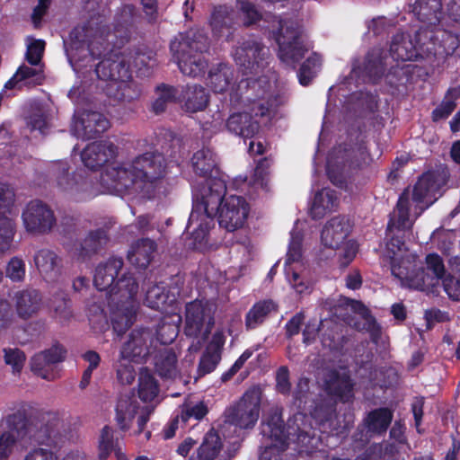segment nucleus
Here are the masks:
<instances>
[{
  "label": "nucleus",
  "mask_w": 460,
  "mask_h": 460,
  "mask_svg": "<svg viewBox=\"0 0 460 460\" xmlns=\"http://www.w3.org/2000/svg\"><path fill=\"white\" fill-rule=\"evenodd\" d=\"M165 159L161 154L145 153L108 168L102 174V185L110 194L150 199L165 176Z\"/></svg>",
  "instance_id": "nucleus-1"
},
{
  "label": "nucleus",
  "mask_w": 460,
  "mask_h": 460,
  "mask_svg": "<svg viewBox=\"0 0 460 460\" xmlns=\"http://www.w3.org/2000/svg\"><path fill=\"white\" fill-rule=\"evenodd\" d=\"M123 260L111 257L95 269L93 283L101 291H107V305L113 329L122 332L128 328L138 308V285L133 276L123 270Z\"/></svg>",
  "instance_id": "nucleus-2"
},
{
  "label": "nucleus",
  "mask_w": 460,
  "mask_h": 460,
  "mask_svg": "<svg viewBox=\"0 0 460 460\" xmlns=\"http://www.w3.org/2000/svg\"><path fill=\"white\" fill-rule=\"evenodd\" d=\"M195 173L202 180L193 185V208L190 224L194 233L205 225H213L212 216L218 210L222 196L226 191L225 180L217 166V157L209 148L197 151L191 159Z\"/></svg>",
  "instance_id": "nucleus-3"
},
{
  "label": "nucleus",
  "mask_w": 460,
  "mask_h": 460,
  "mask_svg": "<svg viewBox=\"0 0 460 460\" xmlns=\"http://www.w3.org/2000/svg\"><path fill=\"white\" fill-rule=\"evenodd\" d=\"M384 255L390 260L392 274L400 280L402 287L433 292L444 276V264L438 255L431 253L426 257L428 272H425L399 236H393L386 243Z\"/></svg>",
  "instance_id": "nucleus-4"
},
{
  "label": "nucleus",
  "mask_w": 460,
  "mask_h": 460,
  "mask_svg": "<svg viewBox=\"0 0 460 460\" xmlns=\"http://www.w3.org/2000/svg\"><path fill=\"white\" fill-rule=\"evenodd\" d=\"M307 416L302 412L294 415L288 422L285 431L282 427L281 412L276 408L267 416L261 425V434L265 448L261 451L260 460H279V454L289 445L290 441L297 444L301 452L311 453L317 448L318 439L315 434L310 435L307 425Z\"/></svg>",
  "instance_id": "nucleus-5"
},
{
  "label": "nucleus",
  "mask_w": 460,
  "mask_h": 460,
  "mask_svg": "<svg viewBox=\"0 0 460 460\" xmlns=\"http://www.w3.org/2000/svg\"><path fill=\"white\" fill-rule=\"evenodd\" d=\"M117 155V147L111 142H93L85 146L81 153L83 164L88 169L94 171L102 167L99 180L96 182H90L87 180L77 181L75 176L70 178L67 175L69 169L66 161H58L53 164V171L58 175V185L59 189L72 197L78 198L81 193L87 192L88 196H94L98 193H109L104 190L102 185L103 172L111 167L121 164L114 162Z\"/></svg>",
  "instance_id": "nucleus-6"
},
{
  "label": "nucleus",
  "mask_w": 460,
  "mask_h": 460,
  "mask_svg": "<svg viewBox=\"0 0 460 460\" xmlns=\"http://www.w3.org/2000/svg\"><path fill=\"white\" fill-rule=\"evenodd\" d=\"M446 183V176L439 172L423 173L411 193L406 190L399 198L388 223L390 234L394 231L410 229L415 219L441 195V188Z\"/></svg>",
  "instance_id": "nucleus-7"
},
{
  "label": "nucleus",
  "mask_w": 460,
  "mask_h": 460,
  "mask_svg": "<svg viewBox=\"0 0 460 460\" xmlns=\"http://www.w3.org/2000/svg\"><path fill=\"white\" fill-rule=\"evenodd\" d=\"M243 84L247 92L243 98L244 109L242 112L233 113L226 121L227 129L243 138H250L258 133L260 122L258 117L266 116L273 107V102L266 100L269 82L264 77L252 80L247 77L239 83L238 89Z\"/></svg>",
  "instance_id": "nucleus-8"
},
{
  "label": "nucleus",
  "mask_w": 460,
  "mask_h": 460,
  "mask_svg": "<svg viewBox=\"0 0 460 460\" xmlns=\"http://www.w3.org/2000/svg\"><path fill=\"white\" fill-rule=\"evenodd\" d=\"M225 195L226 193L221 198L218 210L211 217L213 225L209 227L203 225L199 229V234H196L195 229L190 226V221L188 222L187 229L190 234L187 243L189 248L207 252L216 247V243L211 242V231L215 227L217 215H218L219 226L227 231L232 232L244 226L250 212L249 203L241 196L228 195L224 198Z\"/></svg>",
  "instance_id": "nucleus-9"
},
{
  "label": "nucleus",
  "mask_w": 460,
  "mask_h": 460,
  "mask_svg": "<svg viewBox=\"0 0 460 460\" xmlns=\"http://www.w3.org/2000/svg\"><path fill=\"white\" fill-rule=\"evenodd\" d=\"M94 72L100 80L105 82L102 87L110 98L130 102L139 96L140 89L131 80L128 63L123 55L109 54L98 63Z\"/></svg>",
  "instance_id": "nucleus-10"
},
{
  "label": "nucleus",
  "mask_w": 460,
  "mask_h": 460,
  "mask_svg": "<svg viewBox=\"0 0 460 460\" xmlns=\"http://www.w3.org/2000/svg\"><path fill=\"white\" fill-rule=\"evenodd\" d=\"M207 38L201 31H181L171 43V51L181 72L190 77L204 75L208 62L202 52L208 49Z\"/></svg>",
  "instance_id": "nucleus-11"
},
{
  "label": "nucleus",
  "mask_w": 460,
  "mask_h": 460,
  "mask_svg": "<svg viewBox=\"0 0 460 460\" xmlns=\"http://www.w3.org/2000/svg\"><path fill=\"white\" fill-rule=\"evenodd\" d=\"M214 305L208 302L193 301L186 306L184 332L193 341L189 346L190 355L186 357L189 364L193 362L192 352H197L208 338L214 325Z\"/></svg>",
  "instance_id": "nucleus-12"
},
{
  "label": "nucleus",
  "mask_w": 460,
  "mask_h": 460,
  "mask_svg": "<svg viewBox=\"0 0 460 460\" xmlns=\"http://www.w3.org/2000/svg\"><path fill=\"white\" fill-rule=\"evenodd\" d=\"M371 160L364 143L358 144L349 149L339 146L330 153L327 158V175L333 184L341 185L347 168H361L369 164Z\"/></svg>",
  "instance_id": "nucleus-13"
},
{
  "label": "nucleus",
  "mask_w": 460,
  "mask_h": 460,
  "mask_svg": "<svg viewBox=\"0 0 460 460\" xmlns=\"http://www.w3.org/2000/svg\"><path fill=\"white\" fill-rule=\"evenodd\" d=\"M261 393L252 388L244 393L242 398L225 411V429L234 427L237 429H252L260 417Z\"/></svg>",
  "instance_id": "nucleus-14"
},
{
  "label": "nucleus",
  "mask_w": 460,
  "mask_h": 460,
  "mask_svg": "<svg viewBox=\"0 0 460 460\" xmlns=\"http://www.w3.org/2000/svg\"><path fill=\"white\" fill-rule=\"evenodd\" d=\"M296 222L295 228L291 232L290 243L287 253L285 263V273L288 281L292 288L298 294H304L310 288V282L305 279V271L306 270L303 260L302 252V234Z\"/></svg>",
  "instance_id": "nucleus-15"
},
{
  "label": "nucleus",
  "mask_w": 460,
  "mask_h": 460,
  "mask_svg": "<svg viewBox=\"0 0 460 460\" xmlns=\"http://www.w3.org/2000/svg\"><path fill=\"white\" fill-rule=\"evenodd\" d=\"M85 31H70L68 37H63L67 58L78 77L84 76L87 66H93L89 63L93 60L95 55H100V52H96L99 48L93 41L84 40Z\"/></svg>",
  "instance_id": "nucleus-16"
},
{
  "label": "nucleus",
  "mask_w": 460,
  "mask_h": 460,
  "mask_svg": "<svg viewBox=\"0 0 460 460\" xmlns=\"http://www.w3.org/2000/svg\"><path fill=\"white\" fill-rule=\"evenodd\" d=\"M273 37L279 45L280 61L292 68L313 47L298 31H274Z\"/></svg>",
  "instance_id": "nucleus-17"
},
{
  "label": "nucleus",
  "mask_w": 460,
  "mask_h": 460,
  "mask_svg": "<svg viewBox=\"0 0 460 460\" xmlns=\"http://www.w3.org/2000/svg\"><path fill=\"white\" fill-rule=\"evenodd\" d=\"M22 217L26 230L31 233H48L56 224V217L52 209L40 200L29 202L22 212Z\"/></svg>",
  "instance_id": "nucleus-18"
},
{
  "label": "nucleus",
  "mask_w": 460,
  "mask_h": 460,
  "mask_svg": "<svg viewBox=\"0 0 460 460\" xmlns=\"http://www.w3.org/2000/svg\"><path fill=\"white\" fill-rule=\"evenodd\" d=\"M154 350H155V345L152 332L148 329H135L122 345L119 355L123 358L140 363Z\"/></svg>",
  "instance_id": "nucleus-19"
},
{
  "label": "nucleus",
  "mask_w": 460,
  "mask_h": 460,
  "mask_svg": "<svg viewBox=\"0 0 460 460\" xmlns=\"http://www.w3.org/2000/svg\"><path fill=\"white\" fill-rule=\"evenodd\" d=\"M110 127L109 120L100 112L76 111L71 127L72 133L78 138H92L103 133Z\"/></svg>",
  "instance_id": "nucleus-20"
},
{
  "label": "nucleus",
  "mask_w": 460,
  "mask_h": 460,
  "mask_svg": "<svg viewBox=\"0 0 460 460\" xmlns=\"http://www.w3.org/2000/svg\"><path fill=\"white\" fill-rule=\"evenodd\" d=\"M150 411L147 408H140L137 401L129 396L120 397L116 406V421L120 429L127 430L130 428L132 421L137 418L138 430L140 433L149 420Z\"/></svg>",
  "instance_id": "nucleus-21"
},
{
  "label": "nucleus",
  "mask_w": 460,
  "mask_h": 460,
  "mask_svg": "<svg viewBox=\"0 0 460 460\" xmlns=\"http://www.w3.org/2000/svg\"><path fill=\"white\" fill-rule=\"evenodd\" d=\"M404 429L399 424L395 423L391 431V438L394 440L392 444H385V447L374 446L362 456L356 458V460H398L397 455L400 451L403 450L404 445Z\"/></svg>",
  "instance_id": "nucleus-22"
},
{
  "label": "nucleus",
  "mask_w": 460,
  "mask_h": 460,
  "mask_svg": "<svg viewBox=\"0 0 460 460\" xmlns=\"http://www.w3.org/2000/svg\"><path fill=\"white\" fill-rule=\"evenodd\" d=\"M66 350L58 344L53 345L49 349L34 355L31 361V370L47 380H53L56 377L55 366L63 361Z\"/></svg>",
  "instance_id": "nucleus-23"
},
{
  "label": "nucleus",
  "mask_w": 460,
  "mask_h": 460,
  "mask_svg": "<svg viewBox=\"0 0 460 460\" xmlns=\"http://www.w3.org/2000/svg\"><path fill=\"white\" fill-rule=\"evenodd\" d=\"M13 201V190L4 183H0V251L9 248L14 234L13 219L6 215L10 213V206Z\"/></svg>",
  "instance_id": "nucleus-24"
},
{
  "label": "nucleus",
  "mask_w": 460,
  "mask_h": 460,
  "mask_svg": "<svg viewBox=\"0 0 460 460\" xmlns=\"http://www.w3.org/2000/svg\"><path fill=\"white\" fill-rule=\"evenodd\" d=\"M351 230L349 221L344 217H335L324 226L322 234V243L328 248L337 249L347 240Z\"/></svg>",
  "instance_id": "nucleus-25"
},
{
  "label": "nucleus",
  "mask_w": 460,
  "mask_h": 460,
  "mask_svg": "<svg viewBox=\"0 0 460 460\" xmlns=\"http://www.w3.org/2000/svg\"><path fill=\"white\" fill-rule=\"evenodd\" d=\"M268 50L257 42H246L237 47L234 53L235 62L240 67H243V75L257 72L261 66L260 61L263 59Z\"/></svg>",
  "instance_id": "nucleus-26"
},
{
  "label": "nucleus",
  "mask_w": 460,
  "mask_h": 460,
  "mask_svg": "<svg viewBox=\"0 0 460 460\" xmlns=\"http://www.w3.org/2000/svg\"><path fill=\"white\" fill-rule=\"evenodd\" d=\"M44 79V64L30 66L23 64L19 66L13 77L5 83L4 88L22 89L24 86L31 87L40 85L43 83Z\"/></svg>",
  "instance_id": "nucleus-27"
},
{
  "label": "nucleus",
  "mask_w": 460,
  "mask_h": 460,
  "mask_svg": "<svg viewBox=\"0 0 460 460\" xmlns=\"http://www.w3.org/2000/svg\"><path fill=\"white\" fill-rule=\"evenodd\" d=\"M353 385L345 370L328 371L324 380V389L336 400L348 402L353 397Z\"/></svg>",
  "instance_id": "nucleus-28"
},
{
  "label": "nucleus",
  "mask_w": 460,
  "mask_h": 460,
  "mask_svg": "<svg viewBox=\"0 0 460 460\" xmlns=\"http://www.w3.org/2000/svg\"><path fill=\"white\" fill-rule=\"evenodd\" d=\"M106 239V234L102 229L90 232L83 241L75 243L70 250L72 259L77 261L89 259L104 244Z\"/></svg>",
  "instance_id": "nucleus-29"
},
{
  "label": "nucleus",
  "mask_w": 460,
  "mask_h": 460,
  "mask_svg": "<svg viewBox=\"0 0 460 460\" xmlns=\"http://www.w3.org/2000/svg\"><path fill=\"white\" fill-rule=\"evenodd\" d=\"M178 293L165 292L163 286H154L146 294L145 302L150 308L166 314L175 313Z\"/></svg>",
  "instance_id": "nucleus-30"
},
{
  "label": "nucleus",
  "mask_w": 460,
  "mask_h": 460,
  "mask_svg": "<svg viewBox=\"0 0 460 460\" xmlns=\"http://www.w3.org/2000/svg\"><path fill=\"white\" fill-rule=\"evenodd\" d=\"M208 85L217 93L231 90V100L238 97L237 93H233L234 85V71L226 64H219L209 71Z\"/></svg>",
  "instance_id": "nucleus-31"
},
{
  "label": "nucleus",
  "mask_w": 460,
  "mask_h": 460,
  "mask_svg": "<svg viewBox=\"0 0 460 460\" xmlns=\"http://www.w3.org/2000/svg\"><path fill=\"white\" fill-rule=\"evenodd\" d=\"M332 408L331 406H316L312 411H310L311 418L315 420L317 425L319 426V429L321 432H327L328 429L330 431H335L336 434L342 433L343 429H346L349 427L353 422L352 415H348L345 418L344 425L334 424L333 421V412Z\"/></svg>",
  "instance_id": "nucleus-32"
},
{
  "label": "nucleus",
  "mask_w": 460,
  "mask_h": 460,
  "mask_svg": "<svg viewBox=\"0 0 460 460\" xmlns=\"http://www.w3.org/2000/svg\"><path fill=\"white\" fill-rule=\"evenodd\" d=\"M16 420V416L11 415L0 422V460H7L20 437V430L15 426Z\"/></svg>",
  "instance_id": "nucleus-33"
},
{
  "label": "nucleus",
  "mask_w": 460,
  "mask_h": 460,
  "mask_svg": "<svg viewBox=\"0 0 460 460\" xmlns=\"http://www.w3.org/2000/svg\"><path fill=\"white\" fill-rule=\"evenodd\" d=\"M156 250L155 241L144 238L134 243L128 252V260L137 268L146 269Z\"/></svg>",
  "instance_id": "nucleus-34"
},
{
  "label": "nucleus",
  "mask_w": 460,
  "mask_h": 460,
  "mask_svg": "<svg viewBox=\"0 0 460 460\" xmlns=\"http://www.w3.org/2000/svg\"><path fill=\"white\" fill-rule=\"evenodd\" d=\"M338 205L339 199L335 191L329 188H323L314 193L310 213L314 218H322L335 210Z\"/></svg>",
  "instance_id": "nucleus-35"
},
{
  "label": "nucleus",
  "mask_w": 460,
  "mask_h": 460,
  "mask_svg": "<svg viewBox=\"0 0 460 460\" xmlns=\"http://www.w3.org/2000/svg\"><path fill=\"white\" fill-rule=\"evenodd\" d=\"M413 14L428 25H437L442 18L441 0H419L412 8Z\"/></svg>",
  "instance_id": "nucleus-36"
},
{
  "label": "nucleus",
  "mask_w": 460,
  "mask_h": 460,
  "mask_svg": "<svg viewBox=\"0 0 460 460\" xmlns=\"http://www.w3.org/2000/svg\"><path fill=\"white\" fill-rule=\"evenodd\" d=\"M209 95L206 89L198 84L187 85L183 91V108L187 112L203 111L208 104Z\"/></svg>",
  "instance_id": "nucleus-37"
},
{
  "label": "nucleus",
  "mask_w": 460,
  "mask_h": 460,
  "mask_svg": "<svg viewBox=\"0 0 460 460\" xmlns=\"http://www.w3.org/2000/svg\"><path fill=\"white\" fill-rule=\"evenodd\" d=\"M137 394L144 402L158 403L160 402L157 381L147 368H142L139 372Z\"/></svg>",
  "instance_id": "nucleus-38"
},
{
  "label": "nucleus",
  "mask_w": 460,
  "mask_h": 460,
  "mask_svg": "<svg viewBox=\"0 0 460 460\" xmlns=\"http://www.w3.org/2000/svg\"><path fill=\"white\" fill-rule=\"evenodd\" d=\"M34 261L40 275L46 280H51L58 274L59 259L54 252L47 249L40 250L35 254Z\"/></svg>",
  "instance_id": "nucleus-39"
},
{
  "label": "nucleus",
  "mask_w": 460,
  "mask_h": 460,
  "mask_svg": "<svg viewBox=\"0 0 460 460\" xmlns=\"http://www.w3.org/2000/svg\"><path fill=\"white\" fill-rule=\"evenodd\" d=\"M171 322L164 318L163 323L159 324L156 330V337L154 338L155 350L157 345H166L172 343L179 333V323L181 320V316L175 312L168 314Z\"/></svg>",
  "instance_id": "nucleus-40"
},
{
  "label": "nucleus",
  "mask_w": 460,
  "mask_h": 460,
  "mask_svg": "<svg viewBox=\"0 0 460 460\" xmlns=\"http://www.w3.org/2000/svg\"><path fill=\"white\" fill-rule=\"evenodd\" d=\"M392 419V411L386 408H381L369 412L364 420V425L370 435L380 434L387 429Z\"/></svg>",
  "instance_id": "nucleus-41"
},
{
  "label": "nucleus",
  "mask_w": 460,
  "mask_h": 460,
  "mask_svg": "<svg viewBox=\"0 0 460 460\" xmlns=\"http://www.w3.org/2000/svg\"><path fill=\"white\" fill-rule=\"evenodd\" d=\"M40 304V296L36 290L16 294V310L20 317L26 319L35 314Z\"/></svg>",
  "instance_id": "nucleus-42"
},
{
  "label": "nucleus",
  "mask_w": 460,
  "mask_h": 460,
  "mask_svg": "<svg viewBox=\"0 0 460 460\" xmlns=\"http://www.w3.org/2000/svg\"><path fill=\"white\" fill-rule=\"evenodd\" d=\"M155 369L164 378H174L177 376V357L171 349H164L155 359Z\"/></svg>",
  "instance_id": "nucleus-43"
},
{
  "label": "nucleus",
  "mask_w": 460,
  "mask_h": 460,
  "mask_svg": "<svg viewBox=\"0 0 460 460\" xmlns=\"http://www.w3.org/2000/svg\"><path fill=\"white\" fill-rule=\"evenodd\" d=\"M276 305L271 300H264L256 303L247 313L245 323L247 328L254 329L264 322L267 316L276 311Z\"/></svg>",
  "instance_id": "nucleus-44"
},
{
  "label": "nucleus",
  "mask_w": 460,
  "mask_h": 460,
  "mask_svg": "<svg viewBox=\"0 0 460 460\" xmlns=\"http://www.w3.org/2000/svg\"><path fill=\"white\" fill-rule=\"evenodd\" d=\"M222 448V443L217 433L213 429L208 431L199 447L198 456L200 460H213Z\"/></svg>",
  "instance_id": "nucleus-45"
},
{
  "label": "nucleus",
  "mask_w": 460,
  "mask_h": 460,
  "mask_svg": "<svg viewBox=\"0 0 460 460\" xmlns=\"http://www.w3.org/2000/svg\"><path fill=\"white\" fill-rule=\"evenodd\" d=\"M322 67V57L313 52L301 66L298 72L299 83L305 86L316 76Z\"/></svg>",
  "instance_id": "nucleus-46"
},
{
  "label": "nucleus",
  "mask_w": 460,
  "mask_h": 460,
  "mask_svg": "<svg viewBox=\"0 0 460 460\" xmlns=\"http://www.w3.org/2000/svg\"><path fill=\"white\" fill-rule=\"evenodd\" d=\"M132 362H134V360L123 358V357L119 355V358L114 363L113 367L116 372V380L119 385H129L135 380L136 370Z\"/></svg>",
  "instance_id": "nucleus-47"
},
{
  "label": "nucleus",
  "mask_w": 460,
  "mask_h": 460,
  "mask_svg": "<svg viewBox=\"0 0 460 460\" xmlns=\"http://www.w3.org/2000/svg\"><path fill=\"white\" fill-rule=\"evenodd\" d=\"M46 43L43 40L33 37L26 38L25 58L29 65L43 64L42 57L45 51Z\"/></svg>",
  "instance_id": "nucleus-48"
},
{
  "label": "nucleus",
  "mask_w": 460,
  "mask_h": 460,
  "mask_svg": "<svg viewBox=\"0 0 460 460\" xmlns=\"http://www.w3.org/2000/svg\"><path fill=\"white\" fill-rule=\"evenodd\" d=\"M155 96L152 105L153 111L155 113H160L165 110L168 103L176 100V90L172 86L162 84L156 87Z\"/></svg>",
  "instance_id": "nucleus-49"
},
{
  "label": "nucleus",
  "mask_w": 460,
  "mask_h": 460,
  "mask_svg": "<svg viewBox=\"0 0 460 460\" xmlns=\"http://www.w3.org/2000/svg\"><path fill=\"white\" fill-rule=\"evenodd\" d=\"M384 72L383 64L380 59L372 60L367 58L365 64L364 69L355 65L351 70V76L358 77L362 75L364 78H367L369 81L375 82Z\"/></svg>",
  "instance_id": "nucleus-50"
},
{
  "label": "nucleus",
  "mask_w": 460,
  "mask_h": 460,
  "mask_svg": "<svg viewBox=\"0 0 460 460\" xmlns=\"http://www.w3.org/2000/svg\"><path fill=\"white\" fill-rule=\"evenodd\" d=\"M235 13L228 6H218L215 8L211 19L210 25L215 29L218 27H231L234 24Z\"/></svg>",
  "instance_id": "nucleus-51"
},
{
  "label": "nucleus",
  "mask_w": 460,
  "mask_h": 460,
  "mask_svg": "<svg viewBox=\"0 0 460 460\" xmlns=\"http://www.w3.org/2000/svg\"><path fill=\"white\" fill-rule=\"evenodd\" d=\"M220 360L221 354L219 352L206 349L199 360L198 367L199 376H202L213 372Z\"/></svg>",
  "instance_id": "nucleus-52"
},
{
  "label": "nucleus",
  "mask_w": 460,
  "mask_h": 460,
  "mask_svg": "<svg viewBox=\"0 0 460 460\" xmlns=\"http://www.w3.org/2000/svg\"><path fill=\"white\" fill-rule=\"evenodd\" d=\"M207 412L208 409L203 402H188L182 405L181 420L185 422L190 418L200 420L207 414Z\"/></svg>",
  "instance_id": "nucleus-53"
},
{
  "label": "nucleus",
  "mask_w": 460,
  "mask_h": 460,
  "mask_svg": "<svg viewBox=\"0 0 460 460\" xmlns=\"http://www.w3.org/2000/svg\"><path fill=\"white\" fill-rule=\"evenodd\" d=\"M338 261L341 267H347L356 257L358 245L354 241L349 240L338 248Z\"/></svg>",
  "instance_id": "nucleus-54"
},
{
  "label": "nucleus",
  "mask_w": 460,
  "mask_h": 460,
  "mask_svg": "<svg viewBox=\"0 0 460 460\" xmlns=\"http://www.w3.org/2000/svg\"><path fill=\"white\" fill-rule=\"evenodd\" d=\"M350 308L356 316H358L364 321L363 326L356 322L353 323V326L356 329L363 330L366 328V325L370 327L375 324L374 319L370 316L368 309L363 304L358 301H352L350 304ZM349 324H352V320L349 322Z\"/></svg>",
  "instance_id": "nucleus-55"
},
{
  "label": "nucleus",
  "mask_w": 460,
  "mask_h": 460,
  "mask_svg": "<svg viewBox=\"0 0 460 460\" xmlns=\"http://www.w3.org/2000/svg\"><path fill=\"white\" fill-rule=\"evenodd\" d=\"M236 5L243 17V25H252L261 19V14L252 4L238 0Z\"/></svg>",
  "instance_id": "nucleus-56"
},
{
  "label": "nucleus",
  "mask_w": 460,
  "mask_h": 460,
  "mask_svg": "<svg viewBox=\"0 0 460 460\" xmlns=\"http://www.w3.org/2000/svg\"><path fill=\"white\" fill-rule=\"evenodd\" d=\"M4 360L13 367V372H20L25 362V355L18 349H4Z\"/></svg>",
  "instance_id": "nucleus-57"
},
{
  "label": "nucleus",
  "mask_w": 460,
  "mask_h": 460,
  "mask_svg": "<svg viewBox=\"0 0 460 460\" xmlns=\"http://www.w3.org/2000/svg\"><path fill=\"white\" fill-rule=\"evenodd\" d=\"M25 275L24 262L16 257L13 258L6 268V276L13 281H20Z\"/></svg>",
  "instance_id": "nucleus-58"
},
{
  "label": "nucleus",
  "mask_w": 460,
  "mask_h": 460,
  "mask_svg": "<svg viewBox=\"0 0 460 460\" xmlns=\"http://www.w3.org/2000/svg\"><path fill=\"white\" fill-rule=\"evenodd\" d=\"M456 102L448 97H446L440 105H438L432 112L434 121L444 119L447 118L455 110Z\"/></svg>",
  "instance_id": "nucleus-59"
},
{
  "label": "nucleus",
  "mask_w": 460,
  "mask_h": 460,
  "mask_svg": "<svg viewBox=\"0 0 460 460\" xmlns=\"http://www.w3.org/2000/svg\"><path fill=\"white\" fill-rule=\"evenodd\" d=\"M265 162H261L254 170L252 186L256 189L260 188L264 191L269 190L268 172L264 167Z\"/></svg>",
  "instance_id": "nucleus-60"
},
{
  "label": "nucleus",
  "mask_w": 460,
  "mask_h": 460,
  "mask_svg": "<svg viewBox=\"0 0 460 460\" xmlns=\"http://www.w3.org/2000/svg\"><path fill=\"white\" fill-rule=\"evenodd\" d=\"M113 447V431L110 427L105 426L102 430L100 438L101 457H105L112 450Z\"/></svg>",
  "instance_id": "nucleus-61"
},
{
  "label": "nucleus",
  "mask_w": 460,
  "mask_h": 460,
  "mask_svg": "<svg viewBox=\"0 0 460 460\" xmlns=\"http://www.w3.org/2000/svg\"><path fill=\"white\" fill-rule=\"evenodd\" d=\"M276 387L277 390L283 394H287L290 391V382H289V371L287 367H281L277 371L276 376Z\"/></svg>",
  "instance_id": "nucleus-62"
},
{
  "label": "nucleus",
  "mask_w": 460,
  "mask_h": 460,
  "mask_svg": "<svg viewBox=\"0 0 460 460\" xmlns=\"http://www.w3.org/2000/svg\"><path fill=\"white\" fill-rule=\"evenodd\" d=\"M443 287L447 296L456 301L460 300V281L451 276L443 279Z\"/></svg>",
  "instance_id": "nucleus-63"
},
{
  "label": "nucleus",
  "mask_w": 460,
  "mask_h": 460,
  "mask_svg": "<svg viewBox=\"0 0 460 460\" xmlns=\"http://www.w3.org/2000/svg\"><path fill=\"white\" fill-rule=\"evenodd\" d=\"M24 460H59L52 449L40 447L31 451ZM64 460H70L69 457Z\"/></svg>",
  "instance_id": "nucleus-64"
}]
</instances>
